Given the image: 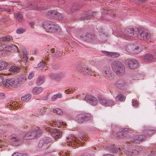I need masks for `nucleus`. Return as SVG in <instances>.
Listing matches in <instances>:
<instances>
[{"label": "nucleus", "instance_id": "58", "mask_svg": "<svg viewBox=\"0 0 156 156\" xmlns=\"http://www.w3.org/2000/svg\"><path fill=\"white\" fill-rule=\"evenodd\" d=\"M34 76V72L31 73L29 75L28 78L29 79H31Z\"/></svg>", "mask_w": 156, "mask_h": 156}, {"label": "nucleus", "instance_id": "14", "mask_svg": "<svg viewBox=\"0 0 156 156\" xmlns=\"http://www.w3.org/2000/svg\"><path fill=\"white\" fill-rule=\"evenodd\" d=\"M52 141V139L49 137H44L39 141L38 147L40 148L43 146H45L47 144L51 142Z\"/></svg>", "mask_w": 156, "mask_h": 156}, {"label": "nucleus", "instance_id": "64", "mask_svg": "<svg viewBox=\"0 0 156 156\" xmlns=\"http://www.w3.org/2000/svg\"><path fill=\"white\" fill-rule=\"evenodd\" d=\"M62 156H69V154L66 152H65L64 154L63 153Z\"/></svg>", "mask_w": 156, "mask_h": 156}, {"label": "nucleus", "instance_id": "23", "mask_svg": "<svg viewBox=\"0 0 156 156\" xmlns=\"http://www.w3.org/2000/svg\"><path fill=\"white\" fill-rule=\"evenodd\" d=\"M79 8V4L77 3H75L72 8H68L66 9V10L68 11L67 13L69 14H71L76 12Z\"/></svg>", "mask_w": 156, "mask_h": 156}, {"label": "nucleus", "instance_id": "31", "mask_svg": "<svg viewBox=\"0 0 156 156\" xmlns=\"http://www.w3.org/2000/svg\"><path fill=\"white\" fill-rule=\"evenodd\" d=\"M98 98L101 104L103 105H105V103L106 102L107 98H105L101 95H98Z\"/></svg>", "mask_w": 156, "mask_h": 156}, {"label": "nucleus", "instance_id": "2", "mask_svg": "<svg viewBox=\"0 0 156 156\" xmlns=\"http://www.w3.org/2000/svg\"><path fill=\"white\" fill-rule=\"evenodd\" d=\"M139 29L136 27H126L125 30V34L121 35L120 37L127 39L126 37H137L139 33Z\"/></svg>", "mask_w": 156, "mask_h": 156}, {"label": "nucleus", "instance_id": "10", "mask_svg": "<svg viewBox=\"0 0 156 156\" xmlns=\"http://www.w3.org/2000/svg\"><path fill=\"white\" fill-rule=\"evenodd\" d=\"M120 130L116 133V136L117 138L124 139H127L129 138V135L126 133L128 130V129H121Z\"/></svg>", "mask_w": 156, "mask_h": 156}, {"label": "nucleus", "instance_id": "30", "mask_svg": "<svg viewBox=\"0 0 156 156\" xmlns=\"http://www.w3.org/2000/svg\"><path fill=\"white\" fill-rule=\"evenodd\" d=\"M136 47L135 45L132 44H129L127 46L126 50L129 53H134Z\"/></svg>", "mask_w": 156, "mask_h": 156}, {"label": "nucleus", "instance_id": "40", "mask_svg": "<svg viewBox=\"0 0 156 156\" xmlns=\"http://www.w3.org/2000/svg\"><path fill=\"white\" fill-rule=\"evenodd\" d=\"M51 23V21H45L43 23L42 26L44 28L46 29L47 30L48 27L49 26L50 23Z\"/></svg>", "mask_w": 156, "mask_h": 156}, {"label": "nucleus", "instance_id": "33", "mask_svg": "<svg viewBox=\"0 0 156 156\" xmlns=\"http://www.w3.org/2000/svg\"><path fill=\"white\" fill-rule=\"evenodd\" d=\"M153 58V56L151 55L147 54L144 56V59L146 62H148L152 61Z\"/></svg>", "mask_w": 156, "mask_h": 156}, {"label": "nucleus", "instance_id": "61", "mask_svg": "<svg viewBox=\"0 0 156 156\" xmlns=\"http://www.w3.org/2000/svg\"><path fill=\"white\" fill-rule=\"evenodd\" d=\"M57 99V98H60L62 97V95L61 94L59 93L55 95Z\"/></svg>", "mask_w": 156, "mask_h": 156}, {"label": "nucleus", "instance_id": "22", "mask_svg": "<svg viewBox=\"0 0 156 156\" xmlns=\"http://www.w3.org/2000/svg\"><path fill=\"white\" fill-rule=\"evenodd\" d=\"M107 148L110 153L115 154L118 153L119 150V148H117L115 145L109 144L107 146Z\"/></svg>", "mask_w": 156, "mask_h": 156}, {"label": "nucleus", "instance_id": "17", "mask_svg": "<svg viewBox=\"0 0 156 156\" xmlns=\"http://www.w3.org/2000/svg\"><path fill=\"white\" fill-rule=\"evenodd\" d=\"M95 13L92 11H89L82 14L81 17L83 20H89L93 18L95 15Z\"/></svg>", "mask_w": 156, "mask_h": 156}, {"label": "nucleus", "instance_id": "55", "mask_svg": "<svg viewBox=\"0 0 156 156\" xmlns=\"http://www.w3.org/2000/svg\"><path fill=\"white\" fill-rule=\"evenodd\" d=\"M132 105L135 107H137L138 106V104L136 101H134L132 102Z\"/></svg>", "mask_w": 156, "mask_h": 156}, {"label": "nucleus", "instance_id": "34", "mask_svg": "<svg viewBox=\"0 0 156 156\" xmlns=\"http://www.w3.org/2000/svg\"><path fill=\"white\" fill-rule=\"evenodd\" d=\"M61 29L58 25L56 24L51 30L52 33H58L60 32Z\"/></svg>", "mask_w": 156, "mask_h": 156}, {"label": "nucleus", "instance_id": "50", "mask_svg": "<svg viewBox=\"0 0 156 156\" xmlns=\"http://www.w3.org/2000/svg\"><path fill=\"white\" fill-rule=\"evenodd\" d=\"M45 64L42 62H41L39 63L37 65V67L39 70L42 69L44 68Z\"/></svg>", "mask_w": 156, "mask_h": 156}, {"label": "nucleus", "instance_id": "20", "mask_svg": "<svg viewBox=\"0 0 156 156\" xmlns=\"http://www.w3.org/2000/svg\"><path fill=\"white\" fill-rule=\"evenodd\" d=\"M115 86L120 89H123L126 85L125 81L123 79H120L116 81L115 83Z\"/></svg>", "mask_w": 156, "mask_h": 156}, {"label": "nucleus", "instance_id": "46", "mask_svg": "<svg viewBox=\"0 0 156 156\" xmlns=\"http://www.w3.org/2000/svg\"><path fill=\"white\" fill-rule=\"evenodd\" d=\"M120 55V54L117 52H111L109 57L112 58H116L118 57Z\"/></svg>", "mask_w": 156, "mask_h": 156}, {"label": "nucleus", "instance_id": "43", "mask_svg": "<svg viewBox=\"0 0 156 156\" xmlns=\"http://www.w3.org/2000/svg\"><path fill=\"white\" fill-rule=\"evenodd\" d=\"M50 78L52 79L56 80H59L60 78L58 76L55 74H51L50 76Z\"/></svg>", "mask_w": 156, "mask_h": 156}, {"label": "nucleus", "instance_id": "16", "mask_svg": "<svg viewBox=\"0 0 156 156\" xmlns=\"http://www.w3.org/2000/svg\"><path fill=\"white\" fill-rule=\"evenodd\" d=\"M141 148L139 146H136L131 149L128 150L126 152L127 155L128 156L137 155L141 151Z\"/></svg>", "mask_w": 156, "mask_h": 156}, {"label": "nucleus", "instance_id": "53", "mask_svg": "<svg viewBox=\"0 0 156 156\" xmlns=\"http://www.w3.org/2000/svg\"><path fill=\"white\" fill-rule=\"evenodd\" d=\"M25 29L22 28H19L17 30L16 33L18 34H22L25 32Z\"/></svg>", "mask_w": 156, "mask_h": 156}, {"label": "nucleus", "instance_id": "8", "mask_svg": "<svg viewBox=\"0 0 156 156\" xmlns=\"http://www.w3.org/2000/svg\"><path fill=\"white\" fill-rule=\"evenodd\" d=\"M76 69L80 73L83 74L88 75L90 74L91 70L89 69L85 64L83 63L80 64L77 66Z\"/></svg>", "mask_w": 156, "mask_h": 156}, {"label": "nucleus", "instance_id": "19", "mask_svg": "<svg viewBox=\"0 0 156 156\" xmlns=\"http://www.w3.org/2000/svg\"><path fill=\"white\" fill-rule=\"evenodd\" d=\"M51 133L52 136L56 139L60 138L62 137V132L56 129H52Z\"/></svg>", "mask_w": 156, "mask_h": 156}, {"label": "nucleus", "instance_id": "62", "mask_svg": "<svg viewBox=\"0 0 156 156\" xmlns=\"http://www.w3.org/2000/svg\"><path fill=\"white\" fill-rule=\"evenodd\" d=\"M5 95L4 93H0V99H3L5 98Z\"/></svg>", "mask_w": 156, "mask_h": 156}, {"label": "nucleus", "instance_id": "28", "mask_svg": "<svg viewBox=\"0 0 156 156\" xmlns=\"http://www.w3.org/2000/svg\"><path fill=\"white\" fill-rule=\"evenodd\" d=\"M12 144L13 145L18 146L20 142V140L17 137L13 136L10 138Z\"/></svg>", "mask_w": 156, "mask_h": 156}, {"label": "nucleus", "instance_id": "7", "mask_svg": "<svg viewBox=\"0 0 156 156\" xmlns=\"http://www.w3.org/2000/svg\"><path fill=\"white\" fill-rule=\"evenodd\" d=\"M139 33L137 37L141 40L147 41L151 37V34L147 30L143 28L139 29Z\"/></svg>", "mask_w": 156, "mask_h": 156}, {"label": "nucleus", "instance_id": "44", "mask_svg": "<svg viewBox=\"0 0 156 156\" xmlns=\"http://www.w3.org/2000/svg\"><path fill=\"white\" fill-rule=\"evenodd\" d=\"M53 112L58 115H61L62 113V110L58 108L54 109Z\"/></svg>", "mask_w": 156, "mask_h": 156}, {"label": "nucleus", "instance_id": "38", "mask_svg": "<svg viewBox=\"0 0 156 156\" xmlns=\"http://www.w3.org/2000/svg\"><path fill=\"white\" fill-rule=\"evenodd\" d=\"M8 65L7 63L6 62L4 61L0 62V70H3Z\"/></svg>", "mask_w": 156, "mask_h": 156}, {"label": "nucleus", "instance_id": "13", "mask_svg": "<svg viewBox=\"0 0 156 156\" xmlns=\"http://www.w3.org/2000/svg\"><path fill=\"white\" fill-rule=\"evenodd\" d=\"M146 137L144 135H140L133 136L131 139V140L133 143L139 144L140 142H143L145 140Z\"/></svg>", "mask_w": 156, "mask_h": 156}, {"label": "nucleus", "instance_id": "49", "mask_svg": "<svg viewBox=\"0 0 156 156\" xmlns=\"http://www.w3.org/2000/svg\"><path fill=\"white\" fill-rule=\"evenodd\" d=\"M56 25V24L53 22H51V23H50V24L48 27L47 29V30H48V31L51 32V30L54 27H55V26Z\"/></svg>", "mask_w": 156, "mask_h": 156}, {"label": "nucleus", "instance_id": "56", "mask_svg": "<svg viewBox=\"0 0 156 156\" xmlns=\"http://www.w3.org/2000/svg\"><path fill=\"white\" fill-rule=\"evenodd\" d=\"M23 154L18 152L14 153L12 154V156H22Z\"/></svg>", "mask_w": 156, "mask_h": 156}, {"label": "nucleus", "instance_id": "36", "mask_svg": "<svg viewBox=\"0 0 156 156\" xmlns=\"http://www.w3.org/2000/svg\"><path fill=\"white\" fill-rule=\"evenodd\" d=\"M44 81V77L43 76H39L37 81V85H41Z\"/></svg>", "mask_w": 156, "mask_h": 156}, {"label": "nucleus", "instance_id": "59", "mask_svg": "<svg viewBox=\"0 0 156 156\" xmlns=\"http://www.w3.org/2000/svg\"><path fill=\"white\" fill-rule=\"evenodd\" d=\"M102 52L103 53L105 54L106 55L109 57L111 52L105 51H102Z\"/></svg>", "mask_w": 156, "mask_h": 156}, {"label": "nucleus", "instance_id": "24", "mask_svg": "<svg viewBox=\"0 0 156 156\" xmlns=\"http://www.w3.org/2000/svg\"><path fill=\"white\" fill-rule=\"evenodd\" d=\"M116 75L119 76H122L124 75L125 73V68L123 65L119 69L114 71Z\"/></svg>", "mask_w": 156, "mask_h": 156}, {"label": "nucleus", "instance_id": "51", "mask_svg": "<svg viewBox=\"0 0 156 156\" xmlns=\"http://www.w3.org/2000/svg\"><path fill=\"white\" fill-rule=\"evenodd\" d=\"M28 58L27 56V54L25 52H23V55L22 59L24 63L27 62V61L28 60Z\"/></svg>", "mask_w": 156, "mask_h": 156}, {"label": "nucleus", "instance_id": "60", "mask_svg": "<svg viewBox=\"0 0 156 156\" xmlns=\"http://www.w3.org/2000/svg\"><path fill=\"white\" fill-rule=\"evenodd\" d=\"M48 94L47 93L45 96L43 97L42 98V99L43 100H47V99H48Z\"/></svg>", "mask_w": 156, "mask_h": 156}, {"label": "nucleus", "instance_id": "27", "mask_svg": "<svg viewBox=\"0 0 156 156\" xmlns=\"http://www.w3.org/2000/svg\"><path fill=\"white\" fill-rule=\"evenodd\" d=\"M75 138L73 137V136L72 134H70L67 137V141L68 142H71V145H76L78 144V142Z\"/></svg>", "mask_w": 156, "mask_h": 156}, {"label": "nucleus", "instance_id": "57", "mask_svg": "<svg viewBox=\"0 0 156 156\" xmlns=\"http://www.w3.org/2000/svg\"><path fill=\"white\" fill-rule=\"evenodd\" d=\"M80 156H92V155L88 153L84 152Z\"/></svg>", "mask_w": 156, "mask_h": 156}, {"label": "nucleus", "instance_id": "3", "mask_svg": "<svg viewBox=\"0 0 156 156\" xmlns=\"http://www.w3.org/2000/svg\"><path fill=\"white\" fill-rule=\"evenodd\" d=\"M3 84L6 87H12L17 88L20 86L21 83L19 80H16L13 78H9L3 81Z\"/></svg>", "mask_w": 156, "mask_h": 156}, {"label": "nucleus", "instance_id": "21", "mask_svg": "<svg viewBox=\"0 0 156 156\" xmlns=\"http://www.w3.org/2000/svg\"><path fill=\"white\" fill-rule=\"evenodd\" d=\"M111 66L113 70L115 71L119 69L123 65L119 61H115L112 62Z\"/></svg>", "mask_w": 156, "mask_h": 156}, {"label": "nucleus", "instance_id": "26", "mask_svg": "<svg viewBox=\"0 0 156 156\" xmlns=\"http://www.w3.org/2000/svg\"><path fill=\"white\" fill-rule=\"evenodd\" d=\"M57 13V11L56 10H50L47 12L46 16L49 19H55L56 14Z\"/></svg>", "mask_w": 156, "mask_h": 156}, {"label": "nucleus", "instance_id": "32", "mask_svg": "<svg viewBox=\"0 0 156 156\" xmlns=\"http://www.w3.org/2000/svg\"><path fill=\"white\" fill-rule=\"evenodd\" d=\"M126 97L120 94H118L115 98V100L117 101H125Z\"/></svg>", "mask_w": 156, "mask_h": 156}, {"label": "nucleus", "instance_id": "15", "mask_svg": "<svg viewBox=\"0 0 156 156\" xmlns=\"http://www.w3.org/2000/svg\"><path fill=\"white\" fill-rule=\"evenodd\" d=\"M86 101L92 105H95L98 103L97 99L93 96L87 95L85 98Z\"/></svg>", "mask_w": 156, "mask_h": 156}, {"label": "nucleus", "instance_id": "18", "mask_svg": "<svg viewBox=\"0 0 156 156\" xmlns=\"http://www.w3.org/2000/svg\"><path fill=\"white\" fill-rule=\"evenodd\" d=\"M102 73L104 76L106 78H109L112 76V73L111 72L110 68L107 66L103 67L102 69Z\"/></svg>", "mask_w": 156, "mask_h": 156}, {"label": "nucleus", "instance_id": "54", "mask_svg": "<svg viewBox=\"0 0 156 156\" xmlns=\"http://www.w3.org/2000/svg\"><path fill=\"white\" fill-rule=\"evenodd\" d=\"M136 48H135V51H134V53H138L140 52L141 51V49L139 47L135 45Z\"/></svg>", "mask_w": 156, "mask_h": 156}, {"label": "nucleus", "instance_id": "45", "mask_svg": "<svg viewBox=\"0 0 156 156\" xmlns=\"http://www.w3.org/2000/svg\"><path fill=\"white\" fill-rule=\"evenodd\" d=\"M16 16L19 22H21L23 19V17L22 16V13L21 12L17 13Z\"/></svg>", "mask_w": 156, "mask_h": 156}, {"label": "nucleus", "instance_id": "48", "mask_svg": "<svg viewBox=\"0 0 156 156\" xmlns=\"http://www.w3.org/2000/svg\"><path fill=\"white\" fill-rule=\"evenodd\" d=\"M12 37L9 35H6L5 37H2L1 38L2 41H9L11 40Z\"/></svg>", "mask_w": 156, "mask_h": 156}, {"label": "nucleus", "instance_id": "52", "mask_svg": "<svg viewBox=\"0 0 156 156\" xmlns=\"http://www.w3.org/2000/svg\"><path fill=\"white\" fill-rule=\"evenodd\" d=\"M0 10L1 11H7L8 13H10L11 12V9L8 8H0Z\"/></svg>", "mask_w": 156, "mask_h": 156}, {"label": "nucleus", "instance_id": "29", "mask_svg": "<svg viewBox=\"0 0 156 156\" xmlns=\"http://www.w3.org/2000/svg\"><path fill=\"white\" fill-rule=\"evenodd\" d=\"M43 90L41 87H35L32 90V93L34 94H38L41 93Z\"/></svg>", "mask_w": 156, "mask_h": 156}, {"label": "nucleus", "instance_id": "12", "mask_svg": "<svg viewBox=\"0 0 156 156\" xmlns=\"http://www.w3.org/2000/svg\"><path fill=\"white\" fill-rule=\"evenodd\" d=\"M25 8L27 9V10L36 9L37 10H45L47 9L48 7L47 6H44L38 9V6L36 5V4L34 2H30L27 5L25 6Z\"/></svg>", "mask_w": 156, "mask_h": 156}, {"label": "nucleus", "instance_id": "35", "mask_svg": "<svg viewBox=\"0 0 156 156\" xmlns=\"http://www.w3.org/2000/svg\"><path fill=\"white\" fill-rule=\"evenodd\" d=\"M31 96L30 94H28L21 98V100L24 101H29L31 98Z\"/></svg>", "mask_w": 156, "mask_h": 156}, {"label": "nucleus", "instance_id": "4", "mask_svg": "<svg viewBox=\"0 0 156 156\" xmlns=\"http://www.w3.org/2000/svg\"><path fill=\"white\" fill-rule=\"evenodd\" d=\"M91 118V115L89 113L80 114L77 115L76 116V119L79 123L82 124L85 123Z\"/></svg>", "mask_w": 156, "mask_h": 156}, {"label": "nucleus", "instance_id": "25", "mask_svg": "<svg viewBox=\"0 0 156 156\" xmlns=\"http://www.w3.org/2000/svg\"><path fill=\"white\" fill-rule=\"evenodd\" d=\"M6 47L9 49L12 52L16 53L18 52V48L15 44H7L6 46Z\"/></svg>", "mask_w": 156, "mask_h": 156}, {"label": "nucleus", "instance_id": "41", "mask_svg": "<svg viewBox=\"0 0 156 156\" xmlns=\"http://www.w3.org/2000/svg\"><path fill=\"white\" fill-rule=\"evenodd\" d=\"M56 15L55 19L58 20H62L63 19V15L60 13H58L57 11V13L55 14Z\"/></svg>", "mask_w": 156, "mask_h": 156}, {"label": "nucleus", "instance_id": "11", "mask_svg": "<svg viewBox=\"0 0 156 156\" xmlns=\"http://www.w3.org/2000/svg\"><path fill=\"white\" fill-rule=\"evenodd\" d=\"M156 132V129L155 128H152L146 126H144V129L142 131V133L146 137L152 136V134Z\"/></svg>", "mask_w": 156, "mask_h": 156}, {"label": "nucleus", "instance_id": "5", "mask_svg": "<svg viewBox=\"0 0 156 156\" xmlns=\"http://www.w3.org/2000/svg\"><path fill=\"white\" fill-rule=\"evenodd\" d=\"M41 133V131L39 129H34L32 131L27 132L24 137L25 140H30L37 138L38 135Z\"/></svg>", "mask_w": 156, "mask_h": 156}, {"label": "nucleus", "instance_id": "63", "mask_svg": "<svg viewBox=\"0 0 156 156\" xmlns=\"http://www.w3.org/2000/svg\"><path fill=\"white\" fill-rule=\"evenodd\" d=\"M57 98H56V96L55 95H54V96H53L52 98H51V100L52 101H55L56 99Z\"/></svg>", "mask_w": 156, "mask_h": 156}, {"label": "nucleus", "instance_id": "42", "mask_svg": "<svg viewBox=\"0 0 156 156\" xmlns=\"http://www.w3.org/2000/svg\"><path fill=\"white\" fill-rule=\"evenodd\" d=\"M18 69L19 68L18 67L12 66L11 67L9 68V70L10 72L14 73L17 72L18 71Z\"/></svg>", "mask_w": 156, "mask_h": 156}, {"label": "nucleus", "instance_id": "6", "mask_svg": "<svg viewBox=\"0 0 156 156\" xmlns=\"http://www.w3.org/2000/svg\"><path fill=\"white\" fill-rule=\"evenodd\" d=\"M113 15L114 13L113 12L108 10L102 12L100 20L106 23L113 20Z\"/></svg>", "mask_w": 156, "mask_h": 156}, {"label": "nucleus", "instance_id": "37", "mask_svg": "<svg viewBox=\"0 0 156 156\" xmlns=\"http://www.w3.org/2000/svg\"><path fill=\"white\" fill-rule=\"evenodd\" d=\"M78 136L82 140L84 139V140L86 141V135L83 132H80L78 134Z\"/></svg>", "mask_w": 156, "mask_h": 156}, {"label": "nucleus", "instance_id": "39", "mask_svg": "<svg viewBox=\"0 0 156 156\" xmlns=\"http://www.w3.org/2000/svg\"><path fill=\"white\" fill-rule=\"evenodd\" d=\"M114 105V103L112 100L107 98L105 106H109L112 107Z\"/></svg>", "mask_w": 156, "mask_h": 156}, {"label": "nucleus", "instance_id": "47", "mask_svg": "<svg viewBox=\"0 0 156 156\" xmlns=\"http://www.w3.org/2000/svg\"><path fill=\"white\" fill-rule=\"evenodd\" d=\"M54 125L55 126V127H57L58 128H62V126H63V124L62 122H61L60 121H58L55 123V122Z\"/></svg>", "mask_w": 156, "mask_h": 156}, {"label": "nucleus", "instance_id": "9", "mask_svg": "<svg viewBox=\"0 0 156 156\" xmlns=\"http://www.w3.org/2000/svg\"><path fill=\"white\" fill-rule=\"evenodd\" d=\"M126 65L129 69H133L138 66V61L134 59H127L125 62Z\"/></svg>", "mask_w": 156, "mask_h": 156}, {"label": "nucleus", "instance_id": "1", "mask_svg": "<svg viewBox=\"0 0 156 156\" xmlns=\"http://www.w3.org/2000/svg\"><path fill=\"white\" fill-rule=\"evenodd\" d=\"M78 34L80 38L87 42H92L96 39L95 34L87 31L85 29H81Z\"/></svg>", "mask_w": 156, "mask_h": 156}]
</instances>
